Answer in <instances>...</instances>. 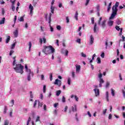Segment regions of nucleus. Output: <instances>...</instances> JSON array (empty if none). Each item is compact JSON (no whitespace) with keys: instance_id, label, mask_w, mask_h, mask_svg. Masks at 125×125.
Wrapping results in <instances>:
<instances>
[{"instance_id":"nucleus-1","label":"nucleus","mask_w":125,"mask_h":125,"mask_svg":"<svg viewBox=\"0 0 125 125\" xmlns=\"http://www.w3.org/2000/svg\"><path fill=\"white\" fill-rule=\"evenodd\" d=\"M119 2H116L115 5H113L112 7V13L111 16L109 17V21L107 22L108 26H113L114 24V21L113 20L115 18V16L117 15V13L118 12V7L119 6Z\"/></svg>"},{"instance_id":"nucleus-2","label":"nucleus","mask_w":125,"mask_h":125,"mask_svg":"<svg viewBox=\"0 0 125 125\" xmlns=\"http://www.w3.org/2000/svg\"><path fill=\"white\" fill-rule=\"evenodd\" d=\"M43 52L45 53V54H50V53H54L55 52V49L52 46H44V48L43 49Z\"/></svg>"},{"instance_id":"nucleus-3","label":"nucleus","mask_w":125,"mask_h":125,"mask_svg":"<svg viewBox=\"0 0 125 125\" xmlns=\"http://www.w3.org/2000/svg\"><path fill=\"white\" fill-rule=\"evenodd\" d=\"M13 69L15 70L16 73H19L20 74H21V75L24 73V71L23 70L24 69V66L21 64H18L13 67Z\"/></svg>"},{"instance_id":"nucleus-4","label":"nucleus","mask_w":125,"mask_h":125,"mask_svg":"<svg viewBox=\"0 0 125 125\" xmlns=\"http://www.w3.org/2000/svg\"><path fill=\"white\" fill-rule=\"evenodd\" d=\"M24 67L25 69V72L27 73V81L30 82L31 81V77H34V73L31 71V69L28 68V64H25Z\"/></svg>"},{"instance_id":"nucleus-5","label":"nucleus","mask_w":125,"mask_h":125,"mask_svg":"<svg viewBox=\"0 0 125 125\" xmlns=\"http://www.w3.org/2000/svg\"><path fill=\"white\" fill-rule=\"evenodd\" d=\"M51 15H52L51 13H49V16H48L47 14H46L45 18H46V21H47L49 23V26L50 27V32H54V29H53V27L51 26V24H50L51 22Z\"/></svg>"},{"instance_id":"nucleus-6","label":"nucleus","mask_w":125,"mask_h":125,"mask_svg":"<svg viewBox=\"0 0 125 125\" xmlns=\"http://www.w3.org/2000/svg\"><path fill=\"white\" fill-rule=\"evenodd\" d=\"M99 74L98 75V78L99 79V87H102V84L104 83V80L102 78L103 74L101 73V70L99 71Z\"/></svg>"},{"instance_id":"nucleus-7","label":"nucleus","mask_w":125,"mask_h":125,"mask_svg":"<svg viewBox=\"0 0 125 125\" xmlns=\"http://www.w3.org/2000/svg\"><path fill=\"white\" fill-rule=\"evenodd\" d=\"M102 21V17H101L99 21L98 24L99 25H100V26H102L103 28H105V26H106V20L103 21L102 23H101L100 22H101Z\"/></svg>"},{"instance_id":"nucleus-8","label":"nucleus","mask_w":125,"mask_h":125,"mask_svg":"<svg viewBox=\"0 0 125 125\" xmlns=\"http://www.w3.org/2000/svg\"><path fill=\"white\" fill-rule=\"evenodd\" d=\"M10 2H11L12 4L11 6V7L12 8V11H15V2L16 1V0H10Z\"/></svg>"},{"instance_id":"nucleus-9","label":"nucleus","mask_w":125,"mask_h":125,"mask_svg":"<svg viewBox=\"0 0 125 125\" xmlns=\"http://www.w3.org/2000/svg\"><path fill=\"white\" fill-rule=\"evenodd\" d=\"M93 42H94V38L92 35H91L89 39V45H92L93 44Z\"/></svg>"},{"instance_id":"nucleus-10","label":"nucleus","mask_w":125,"mask_h":125,"mask_svg":"<svg viewBox=\"0 0 125 125\" xmlns=\"http://www.w3.org/2000/svg\"><path fill=\"white\" fill-rule=\"evenodd\" d=\"M94 91L95 92L96 97H98L100 95V91L99 89H94Z\"/></svg>"},{"instance_id":"nucleus-11","label":"nucleus","mask_w":125,"mask_h":125,"mask_svg":"<svg viewBox=\"0 0 125 125\" xmlns=\"http://www.w3.org/2000/svg\"><path fill=\"white\" fill-rule=\"evenodd\" d=\"M39 42L41 44L42 43V42H43V43H46V39H45V37H43V38H40L39 39Z\"/></svg>"},{"instance_id":"nucleus-12","label":"nucleus","mask_w":125,"mask_h":125,"mask_svg":"<svg viewBox=\"0 0 125 125\" xmlns=\"http://www.w3.org/2000/svg\"><path fill=\"white\" fill-rule=\"evenodd\" d=\"M62 83V82H61V81L58 79H56L55 82H54V84H57L59 86H61Z\"/></svg>"},{"instance_id":"nucleus-13","label":"nucleus","mask_w":125,"mask_h":125,"mask_svg":"<svg viewBox=\"0 0 125 125\" xmlns=\"http://www.w3.org/2000/svg\"><path fill=\"white\" fill-rule=\"evenodd\" d=\"M62 53L64 54L65 56H68V54H69V51L68 50H62Z\"/></svg>"},{"instance_id":"nucleus-14","label":"nucleus","mask_w":125,"mask_h":125,"mask_svg":"<svg viewBox=\"0 0 125 125\" xmlns=\"http://www.w3.org/2000/svg\"><path fill=\"white\" fill-rule=\"evenodd\" d=\"M29 9L30 10V14L31 15H33V11L34 10V7L32 5V4H30L29 6Z\"/></svg>"},{"instance_id":"nucleus-15","label":"nucleus","mask_w":125,"mask_h":125,"mask_svg":"<svg viewBox=\"0 0 125 125\" xmlns=\"http://www.w3.org/2000/svg\"><path fill=\"white\" fill-rule=\"evenodd\" d=\"M76 73L78 74V73H80V71H81V65H76Z\"/></svg>"},{"instance_id":"nucleus-16","label":"nucleus","mask_w":125,"mask_h":125,"mask_svg":"<svg viewBox=\"0 0 125 125\" xmlns=\"http://www.w3.org/2000/svg\"><path fill=\"white\" fill-rule=\"evenodd\" d=\"M16 57L13 58V67L14 68L15 66H17L18 64H16V60L15 59Z\"/></svg>"},{"instance_id":"nucleus-17","label":"nucleus","mask_w":125,"mask_h":125,"mask_svg":"<svg viewBox=\"0 0 125 125\" xmlns=\"http://www.w3.org/2000/svg\"><path fill=\"white\" fill-rule=\"evenodd\" d=\"M72 111L73 112H77V105L76 104L71 107Z\"/></svg>"},{"instance_id":"nucleus-18","label":"nucleus","mask_w":125,"mask_h":125,"mask_svg":"<svg viewBox=\"0 0 125 125\" xmlns=\"http://www.w3.org/2000/svg\"><path fill=\"white\" fill-rule=\"evenodd\" d=\"M82 30V27L80 26L78 28V29L77 30V32L78 33L79 36H80V37H81V36H82V31H81V30Z\"/></svg>"},{"instance_id":"nucleus-19","label":"nucleus","mask_w":125,"mask_h":125,"mask_svg":"<svg viewBox=\"0 0 125 125\" xmlns=\"http://www.w3.org/2000/svg\"><path fill=\"white\" fill-rule=\"evenodd\" d=\"M106 100L107 102H109V92L106 91L105 93Z\"/></svg>"},{"instance_id":"nucleus-20","label":"nucleus","mask_w":125,"mask_h":125,"mask_svg":"<svg viewBox=\"0 0 125 125\" xmlns=\"http://www.w3.org/2000/svg\"><path fill=\"white\" fill-rule=\"evenodd\" d=\"M17 43V42H16L14 43H13L11 45V49H14L15 48V45H16V44Z\"/></svg>"},{"instance_id":"nucleus-21","label":"nucleus","mask_w":125,"mask_h":125,"mask_svg":"<svg viewBox=\"0 0 125 125\" xmlns=\"http://www.w3.org/2000/svg\"><path fill=\"white\" fill-rule=\"evenodd\" d=\"M111 6H112V2H110L109 3L108 6H107V12H109V11H110V10H111Z\"/></svg>"},{"instance_id":"nucleus-22","label":"nucleus","mask_w":125,"mask_h":125,"mask_svg":"<svg viewBox=\"0 0 125 125\" xmlns=\"http://www.w3.org/2000/svg\"><path fill=\"white\" fill-rule=\"evenodd\" d=\"M13 34L15 38H17V37H18V30H16L15 31H14Z\"/></svg>"},{"instance_id":"nucleus-23","label":"nucleus","mask_w":125,"mask_h":125,"mask_svg":"<svg viewBox=\"0 0 125 125\" xmlns=\"http://www.w3.org/2000/svg\"><path fill=\"white\" fill-rule=\"evenodd\" d=\"M79 15V13H78V11H76L75 14L74 18L76 19L77 21L79 20V19L78 18V16Z\"/></svg>"},{"instance_id":"nucleus-24","label":"nucleus","mask_w":125,"mask_h":125,"mask_svg":"<svg viewBox=\"0 0 125 125\" xmlns=\"http://www.w3.org/2000/svg\"><path fill=\"white\" fill-rule=\"evenodd\" d=\"M4 22H5V18H3L2 20L0 21V25L4 24Z\"/></svg>"},{"instance_id":"nucleus-25","label":"nucleus","mask_w":125,"mask_h":125,"mask_svg":"<svg viewBox=\"0 0 125 125\" xmlns=\"http://www.w3.org/2000/svg\"><path fill=\"white\" fill-rule=\"evenodd\" d=\"M3 125H9V120H5L4 121V124Z\"/></svg>"},{"instance_id":"nucleus-26","label":"nucleus","mask_w":125,"mask_h":125,"mask_svg":"<svg viewBox=\"0 0 125 125\" xmlns=\"http://www.w3.org/2000/svg\"><path fill=\"white\" fill-rule=\"evenodd\" d=\"M10 41V36H7V39L6 40V43H8Z\"/></svg>"},{"instance_id":"nucleus-27","label":"nucleus","mask_w":125,"mask_h":125,"mask_svg":"<svg viewBox=\"0 0 125 125\" xmlns=\"http://www.w3.org/2000/svg\"><path fill=\"white\" fill-rule=\"evenodd\" d=\"M61 62H62V59H61V57H58L57 62L59 63H61Z\"/></svg>"},{"instance_id":"nucleus-28","label":"nucleus","mask_w":125,"mask_h":125,"mask_svg":"<svg viewBox=\"0 0 125 125\" xmlns=\"http://www.w3.org/2000/svg\"><path fill=\"white\" fill-rule=\"evenodd\" d=\"M31 121H32V118H31V117H29L27 121L26 125H29Z\"/></svg>"},{"instance_id":"nucleus-29","label":"nucleus","mask_w":125,"mask_h":125,"mask_svg":"<svg viewBox=\"0 0 125 125\" xmlns=\"http://www.w3.org/2000/svg\"><path fill=\"white\" fill-rule=\"evenodd\" d=\"M121 42H125V37L122 35V40L120 39L119 40V43H121Z\"/></svg>"},{"instance_id":"nucleus-30","label":"nucleus","mask_w":125,"mask_h":125,"mask_svg":"<svg viewBox=\"0 0 125 125\" xmlns=\"http://www.w3.org/2000/svg\"><path fill=\"white\" fill-rule=\"evenodd\" d=\"M18 21H20V22L24 21V17H21V18H19Z\"/></svg>"},{"instance_id":"nucleus-31","label":"nucleus","mask_w":125,"mask_h":125,"mask_svg":"<svg viewBox=\"0 0 125 125\" xmlns=\"http://www.w3.org/2000/svg\"><path fill=\"white\" fill-rule=\"evenodd\" d=\"M13 105H14V100H11V101L10 103V106L11 107H12V106H13Z\"/></svg>"},{"instance_id":"nucleus-32","label":"nucleus","mask_w":125,"mask_h":125,"mask_svg":"<svg viewBox=\"0 0 125 125\" xmlns=\"http://www.w3.org/2000/svg\"><path fill=\"white\" fill-rule=\"evenodd\" d=\"M36 122H41V117L40 116H37L36 118Z\"/></svg>"},{"instance_id":"nucleus-33","label":"nucleus","mask_w":125,"mask_h":125,"mask_svg":"<svg viewBox=\"0 0 125 125\" xmlns=\"http://www.w3.org/2000/svg\"><path fill=\"white\" fill-rule=\"evenodd\" d=\"M29 50L28 51L30 52H31V48L32 47V43L31 42H29Z\"/></svg>"},{"instance_id":"nucleus-34","label":"nucleus","mask_w":125,"mask_h":125,"mask_svg":"<svg viewBox=\"0 0 125 125\" xmlns=\"http://www.w3.org/2000/svg\"><path fill=\"white\" fill-rule=\"evenodd\" d=\"M122 23V21H121V20H117L116 21V24L117 25H121V24Z\"/></svg>"},{"instance_id":"nucleus-35","label":"nucleus","mask_w":125,"mask_h":125,"mask_svg":"<svg viewBox=\"0 0 125 125\" xmlns=\"http://www.w3.org/2000/svg\"><path fill=\"white\" fill-rule=\"evenodd\" d=\"M67 84L69 85H71V78H68L67 79Z\"/></svg>"},{"instance_id":"nucleus-36","label":"nucleus","mask_w":125,"mask_h":125,"mask_svg":"<svg viewBox=\"0 0 125 125\" xmlns=\"http://www.w3.org/2000/svg\"><path fill=\"white\" fill-rule=\"evenodd\" d=\"M81 55L82 56V57H83L84 58H85V57H86V55L84 53H83V52H82L81 53Z\"/></svg>"},{"instance_id":"nucleus-37","label":"nucleus","mask_w":125,"mask_h":125,"mask_svg":"<svg viewBox=\"0 0 125 125\" xmlns=\"http://www.w3.org/2000/svg\"><path fill=\"white\" fill-rule=\"evenodd\" d=\"M110 86V82H106L105 84V88H108Z\"/></svg>"},{"instance_id":"nucleus-38","label":"nucleus","mask_w":125,"mask_h":125,"mask_svg":"<svg viewBox=\"0 0 125 125\" xmlns=\"http://www.w3.org/2000/svg\"><path fill=\"white\" fill-rule=\"evenodd\" d=\"M51 13H54V7L51 6Z\"/></svg>"},{"instance_id":"nucleus-39","label":"nucleus","mask_w":125,"mask_h":125,"mask_svg":"<svg viewBox=\"0 0 125 125\" xmlns=\"http://www.w3.org/2000/svg\"><path fill=\"white\" fill-rule=\"evenodd\" d=\"M46 88V85H44L43 86V93H45Z\"/></svg>"},{"instance_id":"nucleus-40","label":"nucleus","mask_w":125,"mask_h":125,"mask_svg":"<svg viewBox=\"0 0 125 125\" xmlns=\"http://www.w3.org/2000/svg\"><path fill=\"white\" fill-rule=\"evenodd\" d=\"M61 94V90H58L56 91L57 96H59V95Z\"/></svg>"},{"instance_id":"nucleus-41","label":"nucleus","mask_w":125,"mask_h":125,"mask_svg":"<svg viewBox=\"0 0 125 125\" xmlns=\"http://www.w3.org/2000/svg\"><path fill=\"white\" fill-rule=\"evenodd\" d=\"M111 91L112 96H115V91L113 90V88L111 89Z\"/></svg>"},{"instance_id":"nucleus-42","label":"nucleus","mask_w":125,"mask_h":125,"mask_svg":"<svg viewBox=\"0 0 125 125\" xmlns=\"http://www.w3.org/2000/svg\"><path fill=\"white\" fill-rule=\"evenodd\" d=\"M7 112V106H4V113L6 114V112Z\"/></svg>"},{"instance_id":"nucleus-43","label":"nucleus","mask_w":125,"mask_h":125,"mask_svg":"<svg viewBox=\"0 0 125 125\" xmlns=\"http://www.w3.org/2000/svg\"><path fill=\"white\" fill-rule=\"evenodd\" d=\"M97 60L98 64H100V63H101V59L100 58H97Z\"/></svg>"},{"instance_id":"nucleus-44","label":"nucleus","mask_w":125,"mask_h":125,"mask_svg":"<svg viewBox=\"0 0 125 125\" xmlns=\"http://www.w3.org/2000/svg\"><path fill=\"white\" fill-rule=\"evenodd\" d=\"M74 99H75L76 102H79V98L78 97V96H77V95H75Z\"/></svg>"},{"instance_id":"nucleus-45","label":"nucleus","mask_w":125,"mask_h":125,"mask_svg":"<svg viewBox=\"0 0 125 125\" xmlns=\"http://www.w3.org/2000/svg\"><path fill=\"white\" fill-rule=\"evenodd\" d=\"M38 103V100H35L34 104H33L34 108H36V106H37V104Z\"/></svg>"},{"instance_id":"nucleus-46","label":"nucleus","mask_w":125,"mask_h":125,"mask_svg":"<svg viewBox=\"0 0 125 125\" xmlns=\"http://www.w3.org/2000/svg\"><path fill=\"white\" fill-rule=\"evenodd\" d=\"M42 105H43V103H41L40 102H38V106L39 107H42Z\"/></svg>"},{"instance_id":"nucleus-47","label":"nucleus","mask_w":125,"mask_h":125,"mask_svg":"<svg viewBox=\"0 0 125 125\" xmlns=\"http://www.w3.org/2000/svg\"><path fill=\"white\" fill-rule=\"evenodd\" d=\"M122 35H123V28H121V30H120V32L119 33L120 37H122Z\"/></svg>"},{"instance_id":"nucleus-48","label":"nucleus","mask_w":125,"mask_h":125,"mask_svg":"<svg viewBox=\"0 0 125 125\" xmlns=\"http://www.w3.org/2000/svg\"><path fill=\"white\" fill-rule=\"evenodd\" d=\"M13 53H14V51L13 50H11L10 51V53H9V55L10 56H11V55H12V54H13Z\"/></svg>"},{"instance_id":"nucleus-49","label":"nucleus","mask_w":125,"mask_h":125,"mask_svg":"<svg viewBox=\"0 0 125 125\" xmlns=\"http://www.w3.org/2000/svg\"><path fill=\"white\" fill-rule=\"evenodd\" d=\"M105 48L106 49H107V47H108V40H106L105 42Z\"/></svg>"},{"instance_id":"nucleus-50","label":"nucleus","mask_w":125,"mask_h":125,"mask_svg":"<svg viewBox=\"0 0 125 125\" xmlns=\"http://www.w3.org/2000/svg\"><path fill=\"white\" fill-rule=\"evenodd\" d=\"M57 29L58 31H60V30H61V26L57 25Z\"/></svg>"},{"instance_id":"nucleus-51","label":"nucleus","mask_w":125,"mask_h":125,"mask_svg":"<svg viewBox=\"0 0 125 125\" xmlns=\"http://www.w3.org/2000/svg\"><path fill=\"white\" fill-rule=\"evenodd\" d=\"M115 29H116V30H117V31H120V30L121 31V28H120V26H116L115 27Z\"/></svg>"},{"instance_id":"nucleus-52","label":"nucleus","mask_w":125,"mask_h":125,"mask_svg":"<svg viewBox=\"0 0 125 125\" xmlns=\"http://www.w3.org/2000/svg\"><path fill=\"white\" fill-rule=\"evenodd\" d=\"M87 114L89 118H91V113H90V111H87Z\"/></svg>"},{"instance_id":"nucleus-53","label":"nucleus","mask_w":125,"mask_h":125,"mask_svg":"<svg viewBox=\"0 0 125 125\" xmlns=\"http://www.w3.org/2000/svg\"><path fill=\"white\" fill-rule=\"evenodd\" d=\"M41 80L43 81V80H44V75H43V74L41 75Z\"/></svg>"},{"instance_id":"nucleus-54","label":"nucleus","mask_w":125,"mask_h":125,"mask_svg":"<svg viewBox=\"0 0 125 125\" xmlns=\"http://www.w3.org/2000/svg\"><path fill=\"white\" fill-rule=\"evenodd\" d=\"M96 27L97 25L96 23L95 24L94 26V32L95 33L96 32Z\"/></svg>"},{"instance_id":"nucleus-55","label":"nucleus","mask_w":125,"mask_h":125,"mask_svg":"<svg viewBox=\"0 0 125 125\" xmlns=\"http://www.w3.org/2000/svg\"><path fill=\"white\" fill-rule=\"evenodd\" d=\"M62 101L63 103L66 102V99L65 98V97L62 96Z\"/></svg>"},{"instance_id":"nucleus-56","label":"nucleus","mask_w":125,"mask_h":125,"mask_svg":"<svg viewBox=\"0 0 125 125\" xmlns=\"http://www.w3.org/2000/svg\"><path fill=\"white\" fill-rule=\"evenodd\" d=\"M101 57H102V58H104V57H105V54H104V52H103L101 54Z\"/></svg>"},{"instance_id":"nucleus-57","label":"nucleus","mask_w":125,"mask_h":125,"mask_svg":"<svg viewBox=\"0 0 125 125\" xmlns=\"http://www.w3.org/2000/svg\"><path fill=\"white\" fill-rule=\"evenodd\" d=\"M30 98H33L34 96H33V92L30 91Z\"/></svg>"},{"instance_id":"nucleus-58","label":"nucleus","mask_w":125,"mask_h":125,"mask_svg":"<svg viewBox=\"0 0 125 125\" xmlns=\"http://www.w3.org/2000/svg\"><path fill=\"white\" fill-rule=\"evenodd\" d=\"M106 112H107V109H104L103 111L104 115H105Z\"/></svg>"},{"instance_id":"nucleus-59","label":"nucleus","mask_w":125,"mask_h":125,"mask_svg":"<svg viewBox=\"0 0 125 125\" xmlns=\"http://www.w3.org/2000/svg\"><path fill=\"white\" fill-rule=\"evenodd\" d=\"M50 81L51 82L52 81V73L50 74Z\"/></svg>"},{"instance_id":"nucleus-60","label":"nucleus","mask_w":125,"mask_h":125,"mask_svg":"<svg viewBox=\"0 0 125 125\" xmlns=\"http://www.w3.org/2000/svg\"><path fill=\"white\" fill-rule=\"evenodd\" d=\"M1 12H2V15H4L5 11H4V8L1 9Z\"/></svg>"},{"instance_id":"nucleus-61","label":"nucleus","mask_w":125,"mask_h":125,"mask_svg":"<svg viewBox=\"0 0 125 125\" xmlns=\"http://www.w3.org/2000/svg\"><path fill=\"white\" fill-rule=\"evenodd\" d=\"M66 22H67V23H69V22H70V21H69V17H66Z\"/></svg>"},{"instance_id":"nucleus-62","label":"nucleus","mask_w":125,"mask_h":125,"mask_svg":"<svg viewBox=\"0 0 125 125\" xmlns=\"http://www.w3.org/2000/svg\"><path fill=\"white\" fill-rule=\"evenodd\" d=\"M75 72L73 71L72 72V78H75Z\"/></svg>"},{"instance_id":"nucleus-63","label":"nucleus","mask_w":125,"mask_h":125,"mask_svg":"<svg viewBox=\"0 0 125 125\" xmlns=\"http://www.w3.org/2000/svg\"><path fill=\"white\" fill-rule=\"evenodd\" d=\"M77 42H78V43H81V39H78L77 40Z\"/></svg>"},{"instance_id":"nucleus-64","label":"nucleus","mask_w":125,"mask_h":125,"mask_svg":"<svg viewBox=\"0 0 125 125\" xmlns=\"http://www.w3.org/2000/svg\"><path fill=\"white\" fill-rule=\"evenodd\" d=\"M68 110V107L66 106L64 108V112L66 113L67 112V110Z\"/></svg>"}]
</instances>
